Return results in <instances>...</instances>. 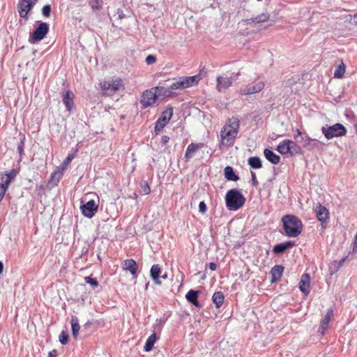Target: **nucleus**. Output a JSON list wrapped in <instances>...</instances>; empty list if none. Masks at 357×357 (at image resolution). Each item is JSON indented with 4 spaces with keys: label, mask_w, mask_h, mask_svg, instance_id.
Masks as SVG:
<instances>
[{
    "label": "nucleus",
    "mask_w": 357,
    "mask_h": 357,
    "mask_svg": "<svg viewBox=\"0 0 357 357\" xmlns=\"http://www.w3.org/2000/svg\"><path fill=\"white\" fill-rule=\"evenodd\" d=\"M249 165L254 169H259L261 167V161L258 157H251L248 159Z\"/></svg>",
    "instance_id": "33"
},
{
    "label": "nucleus",
    "mask_w": 357,
    "mask_h": 357,
    "mask_svg": "<svg viewBox=\"0 0 357 357\" xmlns=\"http://www.w3.org/2000/svg\"><path fill=\"white\" fill-rule=\"evenodd\" d=\"M89 5L92 10H99L101 9L102 6L98 0H90Z\"/></svg>",
    "instance_id": "37"
},
{
    "label": "nucleus",
    "mask_w": 357,
    "mask_h": 357,
    "mask_svg": "<svg viewBox=\"0 0 357 357\" xmlns=\"http://www.w3.org/2000/svg\"><path fill=\"white\" fill-rule=\"evenodd\" d=\"M251 174H252V179L253 181V184L255 185L257 183L255 174L253 172H252Z\"/></svg>",
    "instance_id": "52"
},
{
    "label": "nucleus",
    "mask_w": 357,
    "mask_h": 357,
    "mask_svg": "<svg viewBox=\"0 0 357 357\" xmlns=\"http://www.w3.org/2000/svg\"><path fill=\"white\" fill-rule=\"evenodd\" d=\"M225 176L229 181H236L238 180V176L236 175L231 167L227 166L224 169Z\"/></svg>",
    "instance_id": "29"
},
{
    "label": "nucleus",
    "mask_w": 357,
    "mask_h": 357,
    "mask_svg": "<svg viewBox=\"0 0 357 357\" xmlns=\"http://www.w3.org/2000/svg\"><path fill=\"white\" fill-rule=\"evenodd\" d=\"M167 274H165V275H162V276H161V278H162V279H166V278H167Z\"/></svg>",
    "instance_id": "55"
},
{
    "label": "nucleus",
    "mask_w": 357,
    "mask_h": 357,
    "mask_svg": "<svg viewBox=\"0 0 357 357\" xmlns=\"http://www.w3.org/2000/svg\"><path fill=\"white\" fill-rule=\"evenodd\" d=\"M321 131L326 138L332 139L333 137H343L347 135L346 128L341 123H335L333 126H324L321 128Z\"/></svg>",
    "instance_id": "6"
},
{
    "label": "nucleus",
    "mask_w": 357,
    "mask_h": 357,
    "mask_svg": "<svg viewBox=\"0 0 357 357\" xmlns=\"http://www.w3.org/2000/svg\"><path fill=\"white\" fill-rule=\"evenodd\" d=\"M157 100L156 92L154 91V88L149 90H146L143 92L141 99V104L143 108L152 106Z\"/></svg>",
    "instance_id": "10"
},
{
    "label": "nucleus",
    "mask_w": 357,
    "mask_h": 357,
    "mask_svg": "<svg viewBox=\"0 0 357 357\" xmlns=\"http://www.w3.org/2000/svg\"><path fill=\"white\" fill-rule=\"evenodd\" d=\"M239 75H240V73H238L236 74V77H238Z\"/></svg>",
    "instance_id": "57"
},
{
    "label": "nucleus",
    "mask_w": 357,
    "mask_h": 357,
    "mask_svg": "<svg viewBox=\"0 0 357 357\" xmlns=\"http://www.w3.org/2000/svg\"><path fill=\"white\" fill-rule=\"evenodd\" d=\"M117 14H118L119 17L120 19H123L124 17V13H123V11L121 9H118L117 10Z\"/></svg>",
    "instance_id": "51"
},
{
    "label": "nucleus",
    "mask_w": 357,
    "mask_h": 357,
    "mask_svg": "<svg viewBox=\"0 0 357 357\" xmlns=\"http://www.w3.org/2000/svg\"><path fill=\"white\" fill-rule=\"evenodd\" d=\"M6 191L4 190V188L3 189H0V202L2 201V199H3L4 196H5V194H6Z\"/></svg>",
    "instance_id": "49"
},
{
    "label": "nucleus",
    "mask_w": 357,
    "mask_h": 357,
    "mask_svg": "<svg viewBox=\"0 0 357 357\" xmlns=\"http://www.w3.org/2000/svg\"><path fill=\"white\" fill-rule=\"evenodd\" d=\"M3 263L1 261H0V274L2 273L3 272Z\"/></svg>",
    "instance_id": "54"
},
{
    "label": "nucleus",
    "mask_w": 357,
    "mask_h": 357,
    "mask_svg": "<svg viewBox=\"0 0 357 357\" xmlns=\"http://www.w3.org/2000/svg\"><path fill=\"white\" fill-rule=\"evenodd\" d=\"M235 80L234 78L232 77H225L222 76H218L217 81V90L220 93H224L225 91L230 87L233 82Z\"/></svg>",
    "instance_id": "14"
},
{
    "label": "nucleus",
    "mask_w": 357,
    "mask_h": 357,
    "mask_svg": "<svg viewBox=\"0 0 357 357\" xmlns=\"http://www.w3.org/2000/svg\"><path fill=\"white\" fill-rule=\"evenodd\" d=\"M265 86V84L262 81L243 86L240 88L238 93L241 96H248L261 91Z\"/></svg>",
    "instance_id": "9"
},
{
    "label": "nucleus",
    "mask_w": 357,
    "mask_h": 357,
    "mask_svg": "<svg viewBox=\"0 0 357 357\" xmlns=\"http://www.w3.org/2000/svg\"><path fill=\"white\" fill-rule=\"evenodd\" d=\"M155 340H156V335H155V333H153L146 340V342L145 345H144V350L146 351H151L153 349V345H154V343L155 342Z\"/></svg>",
    "instance_id": "32"
},
{
    "label": "nucleus",
    "mask_w": 357,
    "mask_h": 357,
    "mask_svg": "<svg viewBox=\"0 0 357 357\" xmlns=\"http://www.w3.org/2000/svg\"><path fill=\"white\" fill-rule=\"evenodd\" d=\"M122 268L126 271H128L132 276H136L137 271V265L133 259H126L122 262Z\"/></svg>",
    "instance_id": "18"
},
{
    "label": "nucleus",
    "mask_w": 357,
    "mask_h": 357,
    "mask_svg": "<svg viewBox=\"0 0 357 357\" xmlns=\"http://www.w3.org/2000/svg\"><path fill=\"white\" fill-rule=\"evenodd\" d=\"M333 316V310L332 308H329L327 310L326 314L324 317V319L320 322V326L319 328V332L324 335L328 329V324L331 320V318Z\"/></svg>",
    "instance_id": "15"
},
{
    "label": "nucleus",
    "mask_w": 357,
    "mask_h": 357,
    "mask_svg": "<svg viewBox=\"0 0 357 357\" xmlns=\"http://www.w3.org/2000/svg\"><path fill=\"white\" fill-rule=\"evenodd\" d=\"M100 84L102 93L108 96L124 89L123 82L120 78L104 80Z\"/></svg>",
    "instance_id": "4"
},
{
    "label": "nucleus",
    "mask_w": 357,
    "mask_h": 357,
    "mask_svg": "<svg viewBox=\"0 0 357 357\" xmlns=\"http://www.w3.org/2000/svg\"><path fill=\"white\" fill-rule=\"evenodd\" d=\"M173 109L172 108H169L162 112L161 116L158 119L157 122L165 126L171 119Z\"/></svg>",
    "instance_id": "26"
},
{
    "label": "nucleus",
    "mask_w": 357,
    "mask_h": 357,
    "mask_svg": "<svg viewBox=\"0 0 357 357\" xmlns=\"http://www.w3.org/2000/svg\"><path fill=\"white\" fill-rule=\"evenodd\" d=\"M283 228L289 237H297L302 231L303 224L295 215H287L282 218Z\"/></svg>",
    "instance_id": "2"
},
{
    "label": "nucleus",
    "mask_w": 357,
    "mask_h": 357,
    "mask_svg": "<svg viewBox=\"0 0 357 357\" xmlns=\"http://www.w3.org/2000/svg\"><path fill=\"white\" fill-rule=\"evenodd\" d=\"M345 73V65L343 62H341V63L336 68L335 72H334V77L335 78H342L343 77Z\"/></svg>",
    "instance_id": "34"
},
{
    "label": "nucleus",
    "mask_w": 357,
    "mask_h": 357,
    "mask_svg": "<svg viewBox=\"0 0 357 357\" xmlns=\"http://www.w3.org/2000/svg\"><path fill=\"white\" fill-rule=\"evenodd\" d=\"M165 126L158 122H156V124H155V132L156 133H158L160 132L162 128H164Z\"/></svg>",
    "instance_id": "44"
},
{
    "label": "nucleus",
    "mask_w": 357,
    "mask_h": 357,
    "mask_svg": "<svg viewBox=\"0 0 357 357\" xmlns=\"http://www.w3.org/2000/svg\"><path fill=\"white\" fill-rule=\"evenodd\" d=\"M295 133H296V134H295L294 138H295L296 139H297V140H298V137H299L300 138H301V137H303V136H302V135H301V131H300L298 129H296V130Z\"/></svg>",
    "instance_id": "48"
},
{
    "label": "nucleus",
    "mask_w": 357,
    "mask_h": 357,
    "mask_svg": "<svg viewBox=\"0 0 357 357\" xmlns=\"http://www.w3.org/2000/svg\"><path fill=\"white\" fill-rule=\"evenodd\" d=\"M98 205L93 199L86 202L80 206L82 213L84 216L91 218L98 211Z\"/></svg>",
    "instance_id": "13"
},
{
    "label": "nucleus",
    "mask_w": 357,
    "mask_h": 357,
    "mask_svg": "<svg viewBox=\"0 0 357 357\" xmlns=\"http://www.w3.org/2000/svg\"><path fill=\"white\" fill-rule=\"evenodd\" d=\"M154 91L156 92L157 98L158 97H174L177 96L176 92H172L170 86L169 88L156 86L154 87Z\"/></svg>",
    "instance_id": "19"
},
{
    "label": "nucleus",
    "mask_w": 357,
    "mask_h": 357,
    "mask_svg": "<svg viewBox=\"0 0 357 357\" xmlns=\"http://www.w3.org/2000/svg\"><path fill=\"white\" fill-rule=\"evenodd\" d=\"M212 299L216 307H220L224 302L225 297L222 292L216 291L213 294Z\"/></svg>",
    "instance_id": "30"
},
{
    "label": "nucleus",
    "mask_w": 357,
    "mask_h": 357,
    "mask_svg": "<svg viewBox=\"0 0 357 357\" xmlns=\"http://www.w3.org/2000/svg\"><path fill=\"white\" fill-rule=\"evenodd\" d=\"M37 0H21L17 5L20 16L27 18L28 13L33 8Z\"/></svg>",
    "instance_id": "11"
},
{
    "label": "nucleus",
    "mask_w": 357,
    "mask_h": 357,
    "mask_svg": "<svg viewBox=\"0 0 357 357\" xmlns=\"http://www.w3.org/2000/svg\"><path fill=\"white\" fill-rule=\"evenodd\" d=\"M277 151L282 155H291L299 154L301 152V148L294 141L289 139L280 142L278 145Z\"/></svg>",
    "instance_id": "7"
},
{
    "label": "nucleus",
    "mask_w": 357,
    "mask_h": 357,
    "mask_svg": "<svg viewBox=\"0 0 357 357\" xmlns=\"http://www.w3.org/2000/svg\"><path fill=\"white\" fill-rule=\"evenodd\" d=\"M198 291L195 290H190L185 295L187 301L192 303L195 306L199 307V304L197 301Z\"/></svg>",
    "instance_id": "28"
},
{
    "label": "nucleus",
    "mask_w": 357,
    "mask_h": 357,
    "mask_svg": "<svg viewBox=\"0 0 357 357\" xmlns=\"http://www.w3.org/2000/svg\"><path fill=\"white\" fill-rule=\"evenodd\" d=\"M284 267L280 265H275L271 268V274L272 276V282H275L280 279L282 275Z\"/></svg>",
    "instance_id": "25"
},
{
    "label": "nucleus",
    "mask_w": 357,
    "mask_h": 357,
    "mask_svg": "<svg viewBox=\"0 0 357 357\" xmlns=\"http://www.w3.org/2000/svg\"><path fill=\"white\" fill-rule=\"evenodd\" d=\"M315 212L318 220L321 222H325L328 220L329 212L328 209L320 204L317 205Z\"/></svg>",
    "instance_id": "16"
},
{
    "label": "nucleus",
    "mask_w": 357,
    "mask_h": 357,
    "mask_svg": "<svg viewBox=\"0 0 357 357\" xmlns=\"http://www.w3.org/2000/svg\"><path fill=\"white\" fill-rule=\"evenodd\" d=\"M49 357H56L57 356V351L56 350H52L49 352L48 354Z\"/></svg>",
    "instance_id": "50"
},
{
    "label": "nucleus",
    "mask_w": 357,
    "mask_h": 357,
    "mask_svg": "<svg viewBox=\"0 0 357 357\" xmlns=\"http://www.w3.org/2000/svg\"><path fill=\"white\" fill-rule=\"evenodd\" d=\"M51 13V6L49 4L45 5L42 8V14L45 17H49Z\"/></svg>",
    "instance_id": "38"
},
{
    "label": "nucleus",
    "mask_w": 357,
    "mask_h": 357,
    "mask_svg": "<svg viewBox=\"0 0 357 357\" xmlns=\"http://www.w3.org/2000/svg\"><path fill=\"white\" fill-rule=\"evenodd\" d=\"M74 94L70 91H67L62 96V101L67 110L70 111L74 107Z\"/></svg>",
    "instance_id": "20"
},
{
    "label": "nucleus",
    "mask_w": 357,
    "mask_h": 357,
    "mask_svg": "<svg viewBox=\"0 0 357 357\" xmlns=\"http://www.w3.org/2000/svg\"><path fill=\"white\" fill-rule=\"evenodd\" d=\"M206 209H207V206H206V204L204 202H201L199 204V211L201 213L204 214L206 213Z\"/></svg>",
    "instance_id": "43"
},
{
    "label": "nucleus",
    "mask_w": 357,
    "mask_h": 357,
    "mask_svg": "<svg viewBox=\"0 0 357 357\" xmlns=\"http://www.w3.org/2000/svg\"><path fill=\"white\" fill-rule=\"evenodd\" d=\"M353 252H357V232L353 244Z\"/></svg>",
    "instance_id": "46"
},
{
    "label": "nucleus",
    "mask_w": 357,
    "mask_h": 357,
    "mask_svg": "<svg viewBox=\"0 0 357 357\" xmlns=\"http://www.w3.org/2000/svg\"><path fill=\"white\" fill-rule=\"evenodd\" d=\"M208 267L211 271H215L217 268V265L213 262H211L208 264Z\"/></svg>",
    "instance_id": "47"
},
{
    "label": "nucleus",
    "mask_w": 357,
    "mask_h": 357,
    "mask_svg": "<svg viewBox=\"0 0 357 357\" xmlns=\"http://www.w3.org/2000/svg\"><path fill=\"white\" fill-rule=\"evenodd\" d=\"M240 127V121L237 117L229 119L220 131L221 144L231 146L234 144Z\"/></svg>",
    "instance_id": "1"
},
{
    "label": "nucleus",
    "mask_w": 357,
    "mask_h": 357,
    "mask_svg": "<svg viewBox=\"0 0 357 357\" xmlns=\"http://www.w3.org/2000/svg\"><path fill=\"white\" fill-rule=\"evenodd\" d=\"M155 61H156V59H155V56H153V55H149V56L146 58V63L148 65L153 64V63H154Z\"/></svg>",
    "instance_id": "42"
},
{
    "label": "nucleus",
    "mask_w": 357,
    "mask_h": 357,
    "mask_svg": "<svg viewBox=\"0 0 357 357\" xmlns=\"http://www.w3.org/2000/svg\"><path fill=\"white\" fill-rule=\"evenodd\" d=\"M141 187L142 189V192L144 195H148L150 193L151 188L149 186L147 183L144 182V183H142Z\"/></svg>",
    "instance_id": "41"
},
{
    "label": "nucleus",
    "mask_w": 357,
    "mask_h": 357,
    "mask_svg": "<svg viewBox=\"0 0 357 357\" xmlns=\"http://www.w3.org/2000/svg\"><path fill=\"white\" fill-rule=\"evenodd\" d=\"M301 142L304 147H307L308 149H312L313 146H311V142L313 141L312 139L308 137L307 136L301 137V139L298 140Z\"/></svg>",
    "instance_id": "35"
},
{
    "label": "nucleus",
    "mask_w": 357,
    "mask_h": 357,
    "mask_svg": "<svg viewBox=\"0 0 357 357\" xmlns=\"http://www.w3.org/2000/svg\"><path fill=\"white\" fill-rule=\"evenodd\" d=\"M149 285V282H147V283H146V287H145L146 289H148Z\"/></svg>",
    "instance_id": "56"
},
{
    "label": "nucleus",
    "mask_w": 357,
    "mask_h": 357,
    "mask_svg": "<svg viewBox=\"0 0 357 357\" xmlns=\"http://www.w3.org/2000/svg\"><path fill=\"white\" fill-rule=\"evenodd\" d=\"M17 176V171L11 169L5 174H0V189L7 191L10 184L14 181Z\"/></svg>",
    "instance_id": "12"
},
{
    "label": "nucleus",
    "mask_w": 357,
    "mask_h": 357,
    "mask_svg": "<svg viewBox=\"0 0 357 357\" xmlns=\"http://www.w3.org/2000/svg\"><path fill=\"white\" fill-rule=\"evenodd\" d=\"M225 202L228 210L236 211L244 205L245 199L241 192L236 189H231L227 192Z\"/></svg>",
    "instance_id": "3"
},
{
    "label": "nucleus",
    "mask_w": 357,
    "mask_h": 357,
    "mask_svg": "<svg viewBox=\"0 0 357 357\" xmlns=\"http://www.w3.org/2000/svg\"><path fill=\"white\" fill-rule=\"evenodd\" d=\"M23 146H24V143L23 142H21V144H20L18 146V151L20 153H22V151H23Z\"/></svg>",
    "instance_id": "53"
},
{
    "label": "nucleus",
    "mask_w": 357,
    "mask_h": 357,
    "mask_svg": "<svg viewBox=\"0 0 357 357\" xmlns=\"http://www.w3.org/2000/svg\"><path fill=\"white\" fill-rule=\"evenodd\" d=\"M161 273V268L158 264H154L152 266L150 275L155 284L160 285L161 284V281L160 280V275Z\"/></svg>",
    "instance_id": "21"
},
{
    "label": "nucleus",
    "mask_w": 357,
    "mask_h": 357,
    "mask_svg": "<svg viewBox=\"0 0 357 357\" xmlns=\"http://www.w3.org/2000/svg\"><path fill=\"white\" fill-rule=\"evenodd\" d=\"M294 245H295L294 242L291 241L279 243L274 246V248L273 249V252L275 254H281V253L284 252L287 249H288L289 248H292Z\"/></svg>",
    "instance_id": "22"
},
{
    "label": "nucleus",
    "mask_w": 357,
    "mask_h": 357,
    "mask_svg": "<svg viewBox=\"0 0 357 357\" xmlns=\"http://www.w3.org/2000/svg\"><path fill=\"white\" fill-rule=\"evenodd\" d=\"M84 280L87 284H89L90 285H91L93 287H97L98 285V282H97V280L91 277H89V276L85 277Z\"/></svg>",
    "instance_id": "39"
},
{
    "label": "nucleus",
    "mask_w": 357,
    "mask_h": 357,
    "mask_svg": "<svg viewBox=\"0 0 357 357\" xmlns=\"http://www.w3.org/2000/svg\"><path fill=\"white\" fill-rule=\"evenodd\" d=\"M68 340V335L64 332L62 331L59 335V341L62 344H67Z\"/></svg>",
    "instance_id": "40"
},
{
    "label": "nucleus",
    "mask_w": 357,
    "mask_h": 357,
    "mask_svg": "<svg viewBox=\"0 0 357 357\" xmlns=\"http://www.w3.org/2000/svg\"><path fill=\"white\" fill-rule=\"evenodd\" d=\"M268 19H269V15L268 14L263 13V14L259 15L257 16L256 17H255L253 19V22H256V23L264 22L268 21Z\"/></svg>",
    "instance_id": "36"
},
{
    "label": "nucleus",
    "mask_w": 357,
    "mask_h": 357,
    "mask_svg": "<svg viewBox=\"0 0 357 357\" xmlns=\"http://www.w3.org/2000/svg\"><path fill=\"white\" fill-rule=\"evenodd\" d=\"M169 137L167 135H164L161 138L160 143L162 145H165L166 144H167L169 142Z\"/></svg>",
    "instance_id": "45"
},
{
    "label": "nucleus",
    "mask_w": 357,
    "mask_h": 357,
    "mask_svg": "<svg viewBox=\"0 0 357 357\" xmlns=\"http://www.w3.org/2000/svg\"><path fill=\"white\" fill-rule=\"evenodd\" d=\"M49 31V25L46 22H40L36 30L31 34L29 42L34 43L43 40Z\"/></svg>",
    "instance_id": "8"
},
{
    "label": "nucleus",
    "mask_w": 357,
    "mask_h": 357,
    "mask_svg": "<svg viewBox=\"0 0 357 357\" xmlns=\"http://www.w3.org/2000/svg\"><path fill=\"white\" fill-rule=\"evenodd\" d=\"M199 80L200 77L199 75L181 77L174 83H172L169 86L172 92H175V90H183L193 86L197 84Z\"/></svg>",
    "instance_id": "5"
},
{
    "label": "nucleus",
    "mask_w": 357,
    "mask_h": 357,
    "mask_svg": "<svg viewBox=\"0 0 357 357\" xmlns=\"http://www.w3.org/2000/svg\"><path fill=\"white\" fill-rule=\"evenodd\" d=\"M264 154L265 158L274 165L278 164L280 161V157L268 149H264Z\"/></svg>",
    "instance_id": "24"
},
{
    "label": "nucleus",
    "mask_w": 357,
    "mask_h": 357,
    "mask_svg": "<svg viewBox=\"0 0 357 357\" xmlns=\"http://www.w3.org/2000/svg\"><path fill=\"white\" fill-rule=\"evenodd\" d=\"M310 279L309 274H303L300 280L299 289L305 296L308 295L310 293Z\"/></svg>",
    "instance_id": "17"
},
{
    "label": "nucleus",
    "mask_w": 357,
    "mask_h": 357,
    "mask_svg": "<svg viewBox=\"0 0 357 357\" xmlns=\"http://www.w3.org/2000/svg\"><path fill=\"white\" fill-rule=\"evenodd\" d=\"M73 158V156L71 155H69L67 157V158L63 162V169L61 170L59 169V170L55 171L52 174L51 181H54V179H56V182H58L59 181V179L61 178V177L63 175V170L71 162Z\"/></svg>",
    "instance_id": "23"
},
{
    "label": "nucleus",
    "mask_w": 357,
    "mask_h": 357,
    "mask_svg": "<svg viewBox=\"0 0 357 357\" xmlns=\"http://www.w3.org/2000/svg\"><path fill=\"white\" fill-rule=\"evenodd\" d=\"M199 147L200 146L197 144L191 143L189 144L185 153V158L186 160L191 159L199 149Z\"/></svg>",
    "instance_id": "27"
},
{
    "label": "nucleus",
    "mask_w": 357,
    "mask_h": 357,
    "mask_svg": "<svg viewBox=\"0 0 357 357\" xmlns=\"http://www.w3.org/2000/svg\"><path fill=\"white\" fill-rule=\"evenodd\" d=\"M70 324H71V327H72L73 336L74 337H76L78 335V332L80 328L77 317H72Z\"/></svg>",
    "instance_id": "31"
}]
</instances>
